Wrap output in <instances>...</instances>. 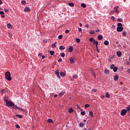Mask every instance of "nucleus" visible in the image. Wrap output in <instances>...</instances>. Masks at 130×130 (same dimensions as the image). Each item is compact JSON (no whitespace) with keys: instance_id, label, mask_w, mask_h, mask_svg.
<instances>
[{"instance_id":"1","label":"nucleus","mask_w":130,"mask_h":130,"mask_svg":"<svg viewBox=\"0 0 130 130\" xmlns=\"http://www.w3.org/2000/svg\"><path fill=\"white\" fill-rule=\"evenodd\" d=\"M5 78L6 80H8V81H11L12 77H11V72H6L5 73Z\"/></svg>"},{"instance_id":"2","label":"nucleus","mask_w":130,"mask_h":130,"mask_svg":"<svg viewBox=\"0 0 130 130\" xmlns=\"http://www.w3.org/2000/svg\"><path fill=\"white\" fill-rule=\"evenodd\" d=\"M12 108L14 109H17L18 110H21V111H24V109H23V108L18 107V106L15 105L14 104L12 107Z\"/></svg>"},{"instance_id":"3","label":"nucleus","mask_w":130,"mask_h":130,"mask_svg":"<svg viewBox=\"0 0 130 130\" xmlns=\"http://www.w3.org/2000/svg\"><path fill=\"white\" fill-rule=\"evenodd\" d=\"M126 112H127V111L125 109H123L121 111L120 114L122 115V116H124L125 115Z\"/></svg>"},{"instance_id":"4","label":"nucleus","mask_w":130,"mask_h":130,"mask_svg":"<svg viewBox=\"0 0 130 130\" xmlns=\"http://www.w3.org/2000/svg\"><path fill=\"white\" fill-rule=\"evenodd\" d=\"M6 105L7 106H8V107H13L14 103H13L12 102H7L6 103Z\"/></svg>"},{"instance_id":"5","label":"nucleus","mask_w":130,"mask_h":130,"mask_svg":"<svg viewBox=\"0 0 130 130\" xmlns=\"http://www.w3.org/2000/svg\"><path fill=\"white\" fill-rule=\"evenodd\" d=\"M119 6H116L114 8V11H115L116 14H119V10H118Z\"/></svg>"},{"instance_id":"6","label":"nucleus","mask_w":130,"mask_h":130,"mask_svg":"<svg viewBox=\"0 0 130 130\" xmlns=\"http://www.w3.org/2000/svg\"><path fill=\"white\" fill-rule=\"evenodd\" d=\"M123 30V27H117V32H122Z\"/></svg>"},{"instance_id":"7","label":"nucleus","mask_w":130,"mask_h":130,"mask_svg":"<svg viewBox=\"0 0 130 130\" xmlns=\"http://www.w3.org/2000/svg\"><path fill=\"white\" fill-rule=\"evenodd\" d=\"M93 43L95 45L96 48H98V41L94 40V42H93Z\"/></svg>"},{"instance_id":"8","label":"nucleus","mask_w":130,"mask_h":130,"mask_svg":"<svg viewBox=\"0 0 130 130\" xmlns=\"http://www.w3.org/2000/svg\"><path fill=\"white\" fill-rule=\"evenodd\" d=\"M74 49V47L73 46H70L68 49L69 52H72Z\"/></svg>"},{"instance_id":"9","label":"nucleus","mask_w":130,"mask_h":130,"mask_svg":"<svg viewBox=\"0 0 130 130\" xmlns=\"http://www.w3.org/2000/svg\"><path fill=\"white\" fill-rule=\"evenodd\" d=\"M71 63H74L75 62V58L71 57L70 58Z\"/></svg>"},{"instance_id":"10","label":"nucleus","mask_w":130,"mask_h":130,"mask_svg":"<svg viewBox=\"0 0 130 130\" xmlns=\"http://www.w3.org/2000/svg\"><path fill=\"white\" fill-rule=\"evenodd\" d=\"M116 53H117V55H118V57H120V56H121V55H122V53L120 51H117L116 52Z\"/></svg>"},{"instance_id":"11","label":"nucleus","mask_w":130,"mask_h":130,"mask_svg":"<svg viewBox=\"0 0 130 130\" xmlns=\"http://www.w3.org/2000/svg\"><path fill=\"white\" fill-rule=\"evenodd\" d=\"M24 12H30V8L28 7H26L24 8Z\"/></svg>"},{"instance_id":"12","label":"nucleus","mask_w":130,"mask_h":130,"mask_svg":"<svg viewBox=\"0 0 130 130\" xmlns=\"http://www.w3.org/2000/svg\"><path fill=\"white\" fill-rule=\"evenodd\" d=\"M7 26L9 29H12L13 28V26H12V24H11L10 23L7 24Z\"/></svg>"},{"instance_id":"13","label":"nucleus","mask_w":130,"mask_h":130,"mask_svg":"<svg viewBox=\"0 0 130 130\" xmlns=\"http://www.w3.org/2000/svg\"><path fill=\"white\" fill-rule=\"evenodd\" d=\"M98 39H99V40H102L103 39V36L102 35L98 36Z\"/></svg>"},{"instance_id":"14","label":"nucleus","mask_w":130,"mask_h":130,"mask_svg":"<svg viewBox=\"0 0 130 130\" xmlns=\"http://www.w3.org/2000/svg\"><path fill=\"white\" fill-rule=\"evenodd\" d=\"M6 92H8V90L7 89H3L2 90L1 94H4L6 93Z\"/></svg>"},{"instance_id":"15","label":"nucleus","mask_w":130,"mask_h":130,"mask_svg":"<svg viewBox=\"0 0 130 130\" xmlns=\"http://www.w3.org/2000/svg\"><path fill=\"white\" fill-rule=\"evenodd\" d=\"M64 49H66V47H64V46L61 45L59 47L60 50H63Z\"/></svg>"},{"instance_id":"16","label":"nucleus","mask_w":130,"mask_h":130,"mask_svg":"<svg viewBox=\"0 0 130 130\" xmlns=\"http://www.w3.org/2000/svg\"><path fill=\"white\" fill-rule=\"evenodd\" d=\"M114 81H118V76L116 75L114 77Z\"/></svg>"},{"instance_id":"17","label":"nucleus","mask_w":130,"mask_h":130,"mask_svg":"<svg viewBox=\"0 0 130 130\" xmlns=\"http://www.w3.org/2000/svg\"><path fill=\"white\" fill-rule=\"evenodd\" d=\"M105 97H106V98H110V94H109L108 92H106Z\"/></svg>"},{"instance_id":"18","label":"nucleus","mask_w":130,"mask_h":130,"mask_svg":"<svg viewBox=\"0 0 130 130\" xmlns=\"http://www.w3.org/2000/svg\"><path fill=\"white\" fill-rule=\"evenodd\" d=\"M85 125V123L80 122L79 124L80 127H83Z\"/></svg>"},{"instance_id":"19","label":"nucleus","mask_w":130,"mask_h":130,"mask_svg":"<svg viewBox=\"0 0 130 130\" xmlns=\"http://www.w3.org/2000/svg\"><path fill=\"white\" fill-rule=\"evenodd\" d=\"M105 74H106V75H109V70L106 69L105 70Z\"/></svg>"},{"instance_id":"20","label":"nucleus","mask_w":130,"mask_h":130,"mask_svg":"<svg viewBox=\"0 0 130 130\" xmlns=\"http://www.w3.org/2000/svg\"><path fill=\"white\" fill-rule=\"evenodd\" d=\"M117 70H118V68L117 67H115L113 69V72L114 73H116V72H117Z\"/></svg>"},{"instance_id":"21","label":"nucleus","mask_w":130,"mask_h":130,"mask_svg":"<svg viewBox=\"0 0 130 130\" xmlns=\"http://www.w3.org/2000/svg\"><path fill=\"white\" fill-rule=\"evenodd\" d=\"M64 92L61 91L59 93V95L60 96V97H62V95L64 94Z\"/></svg>"},{"instance_id":"22","label":"nucleus","mask_w":130,"mask_h":130,"mask_svg":"<svg viewBox=\"0 0 130 130\" xmlns=\"http://www.w3.org/2000/svg\"><path fill=\"white\" fill-rule=\"evenodd\" d=\"M60 76H61V77H64L66 76V73L64 72H60Z\"/></svg>"},{"instance_id":"23","label":"nucleus","mask_w":130,"mask_h":130,"mask_svg":"<svg viewBox=\"0 0 130 130\" xmlns=\"http://www.w3.org/2000/svg\"><path fill=\"white\" fill-rule=\"evenodd\" d=\"M81 6L82 8H86L87 7V6L86 5V4H85V3H82Z\"/></svg>"},{"instance_id":"24","label":"nucleus","mask_w":130,"mask_h":130,"mask_svg":"<svg viewBox=\"0 0 130 130\" xmlns=\"http://www.w3.org/2000/svg\"><path fill=\"white\" fill-rule=\"evenodd\" d=\"M69 6H70V7H75V4L73 3H69Z\"/></svg>"},{"instance_id":"25","label":"nucleus","mask_w":130,"mask_h":130,"mask_svg":"<svg viewBox=\"0 0 130 130\" xmlns=\"http://www.w3.org/2000/svg\"><path fill=\"white\" fill-rule=\"evenodd\" d=\"M69 112L70 113H72V112H74V110L73 109V108H70L69 109Z\"/></svg>"},{"instance_id":"26","label":"nucleus","mask_w":130,"mask_h":130,"mask_svg":"<svg viewBox=\"0 0 130 130\" xmlns=\"http://www.w3.org/2000/svg\"><path fill=\"white\" fill-rule=\"evenodd\" d=\"M104 44L105 45H108V44H109V42H108V41L106 40L104 42Z\"/></svg>"},{"instance_id":"27","label":"nucleus","mask_w":130,"mask_h":130,"mask_svg":"<svg viewBox=\"0 0 130 130\" xmlns=\"http://www.w3.org/2000/svg\"><path fill=\"white\" fill-rule=\"evenodd\" d=\"M16 117H19V118H23V116L22 115H16Z\"/></svg>"},{"instance_id":"28","label":"nucleus","mask_w":130,"mask_h":130,"mask_svg":"<svg viewBox=\"0 0 130 130\" xmlns=\"http://www.w3.org/2000/svg\"><path fill=\"white\" fill-rule=\"evenodd\" d=\"M53 120L51 119H48L47 120V122H49V123H51V122H53Z\"/></svg>"},{"instance_id":"29","label":"nucleus","mask_w":130,"mask_h":130,"mask_svg":"<svg viewBox=\"0 0 130 130\" xmlns=\"http://www.w3.org/2000/svg\"><path fill=\"white\" fill-rule=\"evenodd\" d=\"M60 56H61V57H64V56H66V54H64V53H60Z\"/></svg>"},{"instance_id":"30","label":"nucleus","mask_w":130,"mask_h":130,"mask_svg":"<svg viewBox=\"0 0 130 130\" xmlns=\"http://www.w3.org/2000/svg\"><path fill=\"white\" fill-rule=\"evenodd\" d=\"M115 68L114 64H112L111 67H110V69H111V70H113V69H114Z\"/></svg>"},{"instance_id":"31","label":"nucleus","mask_w":130,"mask_h":130,"mask_svg":"<svg viewBox=\"0 0 130 130\" xmlns=\"http://www.w3.org/2000/svg\"><path fill=\"white\" fill-rule=\"evenodd\" d=\"M89 114L91 117H93V116H94V115H93V112H89Z\"/></svg>"},{"instance_id":"32","label":"nucleus","mask_w":130,"mask_h":130,"mask_svg":"<svg viewBox=\"0 0 130 130\" xmlns=\"http://www.w3.org/2000/svg\"><path fill=\"white\" fill-rule=\"evenodd\" d=\"M94 41H95V40H94V38H90L89 39V41H90V42H93Z\"/></svg>"},{"instance_id":"33","label":"nucleus","mask_w":130,"mask_h":130,"mask_svg":"<svg viewBox=\"0 0 130 130\" xmlns=\"http://www.w3.org/2000/svg\"><path fill=\"white\" fill-rule=\"evenodd\" d=\"M76 41L77 43H80V42H81V40H80V39H76Z\"/></svg>"},{"instance_id":"34","label":"nucleus","mask_w":130,"mask_h":130,"mask_svg":"<svg viewBox=\"0 0 130 130\" xmlns=\"http://www.w3.org/2000/svg\"><path fill=\"white\" fill-rule=\"evenodd\" d=\"M50 54L51 55H53V54H54V51H50Z\"/></svg>"},{"instance_id":"35","label":"nucleus","mask_w":130,"mask_h":130,"mask_svg":"<svg viewBox=\"0 0 130 130\" xmlns=\"http://www.w3.org/2000/svg\"><path fill=\"white\" fill-rule=\"evenodd\" d=\"M81 115H85L86 114V112H85V111H83L81 112Z\"/></svg>"},{"instance_id":"36","label":"nucleus","mask_w":130,"mask_h":130,"mask_svg":"<svg viewBox=\"0 0 130 130\" xmlns=\"http://www.w3.org/2000/svg\"><path fill=\"white\" fill-rule=\"evenodd\" d=\"M118 27H122V24L121 23H119L117 24Z\"/></svg>"},{"instance_id":"37","label":"nucleus","mask_w":130,"mask_h":130,"mask_svg":"<svg viewBox=\"0 0 130 130\" xmlns=\"http://www.w3.org/2000/svg\"><path fill=\"white\" fill-rule=\"evenodd\" d=\"M89 33H90V34H95V31H94V30H90Z\"/></svg>"},{"instance_id":"38","label":"nucleus","mask_w":130,"mask_h":130,"mask_svg":"<svg viewBox=\"0 0 130 130\" xmlns=\"http://www.w3.org/2000/svg\"><path fill=\"white\" fill-rule=\"evenodd\" d=\"M73 78L74 79H77V78H78V75H74L73 76Z\"/></svg>"},{"instance_id":"39","label":"nucleus","mask_w":130,"mask_h":130,"mask_svg":"<svg viewBox=\"0 0 130 130\" xmlns=\"http://www.w3.org/2000/svg\"><path fill=\"white\" fill-rule=\"evenodd\" d=\"M88 107H90V105L87 104L85 105V108H88Z\"/></svg>"},{"instance_id":"40","label":"nucleus","mask_w":130,"mask_h":130,"mask_svg":"<svg viewBox=\"0 0 130 130\" xmlns=\"http://www.w3.org/2000/svg\"><path fill=\"white\" fill-rule=\"evenodd\" d=\"M58 39H62V35H60L58 37Z\"/></svg>"},{"instance_id":"41","label":"nucleus","mask_w":130,"mask_h":130,"mask_svg":"<svg viewBox=\"0 0 130 130\" xmlns=\"http://www.w3.org/2000/svg\"><path fill=\"white\" fill-rule=\"evenodd\" d=\"M55 47H56V45H55V44H53L52 45V48H55Z\"/></svg>"},{"instance_id":"42","label":"nucleus","mask_w":130,"mask_h":130,"mask_svg":"<svg viewBox=\"0 0 130 130\" xmlns=\"http://www.w3.org/2000/svg\"><path fill=\"white\" fill-rule=\"evenodd\" d=\"M117 21H118V22H122V19H121V18H118V19H117Z\"/></svg>"},{"instance_id":"43","label":"nucleus","mask_w":130,"mask_h":130,"mask_svg":"<svg viewBox=\"0 0 130 130\" xmlns=\"http://www.w3.org/2000/svg\"><path fill=\"white\" fill-rule=\"evenodd\" d=\"M111 19L112 21H114V20H115V17H114V16H112Z\"/></svg>"},{"instance_id":"44","label":"nucleus","mask_w":130,"mask_h":130,"mask_svg":"<svg viewBox=\"0 0 130 130\" xmlns=\"http://www.w3.org/2000/svg\"><path fill=\"white\" fill-rule=\"evenodd\" d=\"M21 4L22 5H25L26 4V1H21Z\"/></svg>"},{"instance_id":"45","label":"nucleus","mask_w":130,"mask_h":130,"mask_svg":"<svg viewBox=\"0 0 130 130\" xmlns=\"http://www.w3.org/2000/svg\"><path fill=\"white\" fill-rule=\"evenodd\" d=\"M70 32V30L69 29H67L66 31H65V33L66 34H68V33Z\"/></svg>"},{"instance_id":"46","label":"nucleus","mask_w":130,"mask_h":130,"mask_svg":"<svg viewBox=\"0 0 130 130\" xmlns=\"http://www.w3.org/2000/svg\"><path fill=\"white\" fill-rule=\"evenodd\" d=\"M4 11H5V12H6V13H8V12H9V9H8L7 8H5Z\"/></svg>"},{"instance_id":"47","label":"nucleus","mask_w":130,"mask_h":130,"mask_svg":"<svg viewBox=\"0 0 130 130\" xmlns=\"http://www.w3.org/2000/svg\"><path fill=\"white\" fill-rule=\"evenodd\" d=\"M55 74H56V75H58L59 74V71H58V70H56L55 72Z\"/></svg>"},{"instance_id":"48","label":"nucleus","mask_w":130,"mask_h":130,"mask_svg":"<svg viewBox=\"0 0 130 130\" xmlns=\"http://www.w3.org/2000/svg\"><path fill=\"white\" fill-rule=\"evenodd\" d=\"M122 35H123L124 36H125V35H126V32H125V31H122Z\"/></svg>"},{"instance_id":"49","label":"nucleus","mask_w":130,"mask_h":130,"mask_svg":"<svg viewBox=\"0 0 130 130\" xmlns=\"http://www.w3.org/2000/svg\"><path fill=\"white\" fill-rule=\"evenodd\" d=\"M92 75H93V77H94V78H96V74L95 73H93Z\"/></svg>"},{"instance_id":"50","label":"nucleus","mask_w":130,"mask_h":130,"mask_svg":"<svg viewBox=\"0 0 130 130\" xmlns=\"http://www.w3.org/2000/svg\"><path fill=\"white\" fill-rule=\"evenodd\" d=\"M0 14L1 15H5V12H4V11H1L0 12Z\"/></svg>"},{"instance_id":"51","label":"nucleus","mask_w":130,"mask_h":130,"mask_svg":"<svg viewBox=\"0 0 130 130\" xmlns=\"http://www.w3.org/2000/svg\"><path fill=\"white\" fill-rule=\"evenodd\" d=\"M61 61H62V59L61 58H59L58 60V62H61Z\"/></svg>"},{"instance_id":"52","label":"nucleus","mask_w":130,"mask_h":130,"mask_svg":"<svg viewBox=\"0 0 130 130\" xmlns=\"http://www.w3.org/2000/svg\"><path fill=\"white\" fill-rule=\"evenodd\" d=\"M16 128H20V125L17 124V125H16Z\"/></svg>"},{"instance_id":"53","label":"nucleus","mask_w":130,"mask_h":130,"mask_svg":"<svg viewBox=\"0 0 130 130\" xmlns=\"http://www.w3.org/2000/svg\"><path fill=\"white\" fill-rule=\"evenodd\" d=\"M57 78H59V79H60V76H59V74H56Z\"/></svg>"},{"instance_id":"54","label":"nucleus","mask_w":130,"mask_h":130,"mask_svg":"<svg viewBox=\"0 0 130 130\" xmlns=\"http://www.w3.org/2000/svg\"><path fill=\"white\" fill-rule=\"evenodd\" d=\"M96 51L97 52H100V50L99 49H98V48H96Z\"/></svg>"},{"instance_id":"55","label":"nucleus","mask_w":130,"mask_h":130,"mask_svg":"<svg viewBox=\"0 0 130 130\" xmlns=\"http://www.w3.org/2000/svg\"><path fill=\"white\" fill-rule=\"evenodd\" d=\"M85 27L86 28H89V24H87L86 25H85Z\"/></svg>"},{"instance_id":"56","label":"nucleus","mask_w":130,"mask_h":130,"mask_svg":"<svg viewBox=\"0 0 130 130\" xmlns=\"http://www.w3.org/2000/svg\"><path fill=\"white\" fill-rule=\"evenodd\" d=\"M4 100H5V102H6V103H7V102H8V100H7V98H5L4 99Z\"/></svg>"},{"instance_id":"57","label":"nucleus","mask_w":130,"mask_h":130,"mask_svg":"<svg viewBox=\"0 0 130 130\" xmlns=\"http://www.w3.org/2000/svg\"><path fill=\"white\" fill-rule=\"evenodd\" d=\"M78 31H79V32H81V31H82V28H79L78 29Z\"/></svg>"},{"instance_id":"58","label":"nucleus","mask_w":130,"mask_h":130,"mask_svg":"<svg viewBox=\"0 0 130 130\" xmlns=\"http://www.w3.org/2000/svg\"><path fill=\"white\" fill-rule=\"evenodd\" d=\"M95 32H96V33H98L99 32H100V30H99V29L95 30Z\"/></svg>"},{"instance_id":"59","label":"nucleus","mask_w":130,"mask_h":130,"mask_svg":"<svg viewBox=\"0 0 130 130\" xmlns=\"http://www.w3.org/2000/svg\"><path fill=\"white\" fill-rule=\"evenodd\" d=\"M126 109H127V111H129V110H130V108L128 107H126Z\"/></svg>"},{"instance_id":"60","label":"nucleus","mask_w":130,"mask_h":130,"mask_svg":"<svg viewBox=\"0 0 130 130\" xmlns=\"http://www.w3.org/2000/svg\"><path fill=\"white\" fill-rule=\"evenodd\" d=\"M42 59H44V58H45V56H44V55L42 56Z\"/></svg>"},{"instance_id":"61","label":"nucleus","mask_w":130,"mask_h":130,"mask_svg":"<svg viewBox=\"0 0 130 130\" xmlns=\"http://www.w3.org/2000/svg\"><path fill=\"white\" fill-rule=\"evenodd\" d=\"M101 99H104V95H102L101 96Z\"/></svg>"},{"instance_id":"62","label":"nucleus","mask_w":130,"mask_h":130,"mask_svg":"<svg viewBox=\"0 0 130 130\" xmlns=\"http://www.w3.org/2000/svg\"><path fill=\"white\" fill-rule=\"evenodd\" d=\"M127 73H130V69H127Z\"/></svg>"},{"instance_id":"63","label":"nucleus","mask_w":130,"mask_h":130,"mask_svg":"<svg viewBox=\"0 0 130 130\" xmlns=\"http://www.w3.org/2000/svg\"><path fill=\"white\" fill-rule=\"evenodd\" d=\"M39 56H42V53H39Z\"/></svg>"},{"instance_id":"64","label":"nucleus","mask_w":130,"mask_h":130,"mask_svg":"<svg viewBox=\"0 0 130 130\" xmlns=\"http://www.w3.org/2000/svg\"><path fill=\"white\" fill-rule=\"evenodd\" d=\"M82 24L81 23H79V26H80V27H82Z\"/></svg>"}]
</instances>
